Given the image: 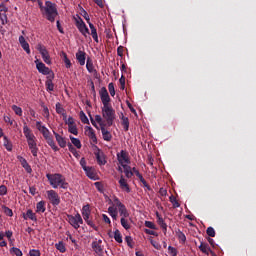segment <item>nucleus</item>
Returning a JSON list of instances; mask_svg holds the SVG:
<instances>
[{
    "mask_svg": "<svg viewBox=\"0 0 256 256\" xmlns=\"http://www.w3.org/2000/svg\"><path fill=\"white\" fill-rule=\"evenodd\" d=\"M206 233H207L208 237H215V235H216L215 229L213 227H208L206 230Z\"/></svg>",
    "mask_w": 256,
    "mask_h": 256,
    "instance_id": "864d4df0",
    "label": "nucleus"
},
{
    "mask_svg": "<svg viewBox=\"0 0 256 256\" xmlns=\"http://www.w3.org/2000/svg\"><path fill=\"white\" fill-rule=\"evenodd\" d=\"M67 147H68L70 153H72V155H74V157L79 158V153L77 152V149L73 147L72 143L68 142Z\"/></svg>",
    "mask_w": 256,
    "mask_h": 256,
    "instance_id": "a19ab883",
    "label": "nucleus"
},
{
    "mask_svg": "<svg viewBox=\"0 0 256 256\" xmlns=\"http://www.w3.org/2000/svg\"><path fill=\"white\" fill-rule=\"evenodd\" d=\"M120 223L122 227L126 229V231H129V229H131V224H129V220H127V218H121Z\"/></svg>",
    "mask_w": 256,
    "mask_h": 256,
    "instance_id": "79ce46f5",
    "label": "nucleus"
},
{
    "mask_svg": "<svg viewBox=\"0 0 256 256\" xmlns=\"http://www.w3.org/2000/svg\"><path fill=\"white\" fill-rule=\"evenodd\" d=\"M70 140L72 145H74V147H76L77 149H81L82 145H81V140H79V138L70 136Z\"/></svg>",
    "mask_w": 256,
    "mask_h": 256,
    "instance_id": "58836bf2",
    "label": "nucleus"
},
{
    "mask_svg": "<svg viewBox=\"0 0 256 256\" xmlns=\"http://www.w3.org/2000/svg\"><path fill=\"white\" fill-rule=\"evenodd\" d=\"M67 217H68V223H70V225L74 227V229H79V227L83 225V218H81V214L78 213L75 216L68 215Z\"/></svg>",
    "mask_w": 256,
    "mask_h": 256,
    "instance_id": "6e6552de",
    "label": "nucleus"
},
{
    "mask_svg": "<svg viewBox=\"0 0 256 256\" xmlns=\"http://www.w3.org/2000/svg\"><path fill=\"white\" fill-rule=\"evenodd\" d=\"M168 251H169L171 256H177V248L169 246Z\"/></svg>",
    "mask_w": 256,
    "mask_h": 256,
    "instance_id": "052dcab7",
    "label": "nucleus"
},
{
    "mask_svg": "<svg viewBox=\"0 0 256 256\" xmlns=\"http://www.w3.org/2000/svg\"><path fill=\"white\" fill-rule=\"evenodd\" d=\"M85 133H86L87 137H91L95 133V130H93V128L91 126H86Z\"/></svg>",
    "mask_w": 256,
    "mask_h": 256,
    "instance_id": "603ef678",
    "label": "nucleus"
},
{
    "mask_svg": "<svg viewBox=\"0 0 256 256\" xmlns=\"http://www.w3.org/2000/svg\"><path fill=\"white\" fill-rule=\"evenodd\" d=\"M12 111H14L15 115H18V117L23 116V109L17 105H12Z\"/></svg>",
    "mask_w": 256,
    "mask_h": 256,
    "instance_id": "c03bdc74",
    "label": "nucleus"
},
{
    "mask_svg": "<svg viewBox=\"0 0 256 256\" xmlns=\"http://www.w3.org/2000/svg\"><path fill=\"white\" fill-rule=\"evenodd\" d=\"M80 119L85 125H89V118H87V115H85V112H80Z\"/></svg>",
    "mask_w": 256,
    "mask_h": 256,
    "instance_id": "09e8293b",
    "label": "nucleus"
},
{
    "mask_svg": "<svg viewBox=\"0 0 256 256\" xmlns=\"http://www.w3.org/2000/svg\"><path fill=\"white\" fill-rule=\"evenodd\" d=\"M108 91L111 97H115V84H113V82L108 84Z\"/></svg>",
    "mask_w": 256,
    "mask_h": 256,
    "instance_id": "8fccbe9b",
    "label": "nucleus"
},
{
    "mask_svg": "<svg viewBox=\"0 0 256 256\" xmlns=\"http://www.w3.org/2000/svg\"><path fill=\"white\" fill-rule=\"evenodd\" d=\"M3 195H7V186L5 185L0 186V196L3 197Z\"/></svg>",
    "mask_w": 256,
    "mask_h": 256,
    "instance_id": "680f3d73",
    "label": "nucleus"
},
{
    "mask_svg": "<svg viewBox=\"0 0 256 256\" xmlns=\"http://www.w3.org/2000/svg\"><path fill=\"white\" fill-rule=\"evenodd\" d=\"M53 79H55V74L51 73V75L47 76V80L45 82V86L47 91H55V84H53Z\"/></svg>",
    "mask_w": 256,
    "mask_h": 256,
    "instance_id": "a211bd4d",
    "label": "nucleus"
},
{
    "mask_svg": "<svg viewBox=\"0 0 256 256\" xmlns=\"http://www.w3.org/2000/svg\"><path fill=\"white\" fill-rule=\"evenodd\" d=\"M151 245L154 247V249H157V251H161V244L155 240H150Z\"/></svg>",
    "mask_w": 256,
    "mask_h": 256,
    "instance_id": "4d7b16f0",
    "label": "nucleus"
},
{
    "mask_svg": "<svg viewBox=\"0 0 256 256\" xmlns=\"http://www.w3.org/2000/svg\"><path fill=\"white\" fill-rule=\"evenodd\" d=\"M42 15L46 16L47 21H50V23H55V17L59 15V12L57 11V4L46 1L43 11L41 12Z\"/></svg>",
    "mask_w": 256,
    "mask_h": 256,
    "instance_id": "20e7f679",
    "label": "nucleus"
},
{
    "mask_svg": "<svg viewBox=\"0 0 256 256\" xmlns=\"http://www.w3.org/2000/svg\"><path fill=\"white\" fill-rule=\"evenodd\" d=\"M145 227H148V229H157V226L155 225V223L151 222V221H145Z\"/></svg>",
    "mask_w": 256,
    "mask_h": 256,
    "instance_id": "6e6d98bb",
    "label": "nucleus"
},
{
    "mask_svg": "<svg viewBox=\"0 0 256 256\" xmlns=\"http://www.w3.org/2000/svg\"><path fill=\"white\" fill-rule=\"evenodd\" d=\"M169 201L170 203H172L174 209L181 207V204H179V201H177V198H175V196L171 195L169 197Z\"/></svg>",
    "mask_w": 256,
    "mask_h": 256,
    "instance_id": "37998d69",
    "label": "nucleus"
},
{
    "mask_svg": "<svg viewBox=\"0 0 256 256\" xmlns=\"http://www.w3.org/2000/svg\"><path fill=\"white\" fill-rule=\"evenodd\" d=\"M199 249L202 253H205L206 255H211V256H217L213 250L209 247V244L207 243H200Z\"/></svg>",
    "mask_w": 256,
    "mask_h": 256,
    "instance_id": "6ab92c4d",
    "label": "nucleus"
},
{
    "mask_svg": "<svg viewBox=\"0 0 256 256\" xmlns=\"http://www.w3.org/2000/svg\"><path fill=\"white\" fill-rule=\"evenodd\" d=\"M85 55L87 54L85 53V51H82V50H78V52L76 53V59L79 65L81 66L85 65V59H86Z\"/></svg>",
    "mask_w": 256,
    "mask_h": 256,
    "instance_id": "a878e982",
    "label": "nucleus"
},
{
    "mask_svg": "<svg viewBox=\"0 0 256 256\" xmlns=\"http://www.w3.org/2000/svg\"><path fill=\"white\" fill-rule=\"evenodd\" d=\"M123 52H124V47L123 46H119L117 48V55H118V57H123Z\"/></svg>",
    "mask_w": 256,
    "mask_h": 256,
    "instance_id": "774afa93",
    "label": "nucleus"
},
{
    "mask_svg": "<svg viewBox=\"0 0 256 256\" xmlns=\"http://www.w3.org/2000/svg\"><path fill=\"white\" fill-rule=\"evenodd\" d=\"M90 215H91V209H90L89 204L84 205L82 208V216H83L84 221L89 220Z\"/></svg>",
    "mask_w": 256,
    "mask_h": 256,
    "instance_id": "c85d7f7f",
    "label": "nucleus"
},
{
    "mask_svg": "<svg viewBox=\"0 0 256 256\" xmlns=\"http://www.w3.org/2000/svg\"><path fill=\"white\" fill-rule=\"evenodd\" d=\"M22 49H24V51L27 53V55H31V48L29 47V42H27V40H25L24 36H19L18 39Z\"/></svg>",
    "mask_w": 256,
    "mask_h": 256,
    "instance_id": "aec40b11",
    "label": "nucleus"
},
{
    "mask_svg": "<svg viewBox=\"0 0 256 256\" xmlns=\"http://www.w3.org/2000/svg\"><path fill=\"white\" fill-rule=\"evenodd\" d=\"M114 239L117 243H123V235H121L119 229L114 231Z\"/></svg>",
    "mask_w": 256,
    "mask_h": 256,
    "instance_id": "ea45409f",
    "label": "nucleus"
},
{
    "mask_svg": "<svg viewBox=\"0 0 256 256\" xmlns=\"http://www.w3.org/2000/svg\"><path fill=\"white\" fill-rule=\"evenodd\" d=\"M114 202L118 207L120 217H122L121 219H127V217H129V211L127 210V207H125V204H122L119 198H115Z\"/></svg>",
    "mask_w": 256,
    "mask_h": 256,
    "instance_id": "9b49d317",
    "label": "nucleus"
},
{
    "mask_svg": "<svg viewBox=\"0 0 256 256\" xmlns=\"http://www.w3.org/2000/svg\"><path fill=\"white\" fill-rule=\"evenodd\" d=\"M2 209L5 215H7L8 217H13V210H11L9 207L2 206Z\"/></svg>",
    "mask_w": 256,
    "mask_h": 256,
    "instance_id": "3c124183",
    "label": "nucleus"
},
{
    "mask_svg": "<svg viewBox=\"0 0 256 256\" xmlns=\"http://www.w3.org/2000/svg\"><path fill=\"white\" fill-rule=\"evenodd\" d=\"M9 11V8L5 6V3L0 4V17L2 21L7 20V12Z\"/></svg>",
    "mask_w": 256,
    "mask_h": 256,
    "instance_id": "c756f323",
    "label": "nucleus"
},
{
    "mask_svg": "<svg viewBox=\"0 0 256 256\" xmlns=\"http://www.w3.org/2000/svg\"><path fill=\"white\" fill-rule=\"evenodd\" d=\"M46 202L41 200L36 204V213L41 215V213H45L47 211Z\"/></svg>",
    "mask_w": 256,
    "mask_h": 256,
    "instance_id": "393cba45",
    "label": "nucleus"
},
{
    "mask_svg": "<svg viewBox=\"0 0 256 256\" xmlns=\"http://www.w3.org/2000/svg\"><path fill=\"white\" fill-rule=\"evenodd\" d=\"M36 63V69L39 71V73H42V75H51V73H53V71H51V69H49V67L45 66V64L43 62H39V60L35 61Z\"/></svg>",
    "mask_w": 256,
    "mask_h": 256,
    "instance_id": "4468645a",
    "label": "nucleus"
},
{
    "mask_svg": "<svg viewBox=\"0 0 256 256\" xmlns=\"http://www.w3.org/2000/svg\"><path fill=\"white\" fill-rule=\"evenodd\" d=\"M38 51L41 54L44 63H46L47 65H51V56L49 55V51H47V48L40 46L38 48Z\"/></svg>",
    "mask_w": 256,
    "mask_h": 256,
    "instance_id": "2eb2a0df",
    "label": "nucleus"
},
{
    "mask_svg": "<svg viewBox=\"0 0 256 256\" xmlns=\"http://www.w3.org/2000/svg\"><path fill=\"white\" fill-rule=\"evenodd\" d=\"M117 159L121 167H123V165L131 164V159L129 158V152L125 150H121L120 153L117 154Z\"/></svg>",
    "mask_w": 256,
    "mask_h": 256,
    "instance_id": "1a4fd4ad",
    "label": "nucleus"
},
{
    "mask_svg": "<svg viewBox=\"0 0 256 256\" xmlns=\"http://www.w3.org/2000/svg\"><path fill=\"white\" fill-rule=\"evenodd\" d=\"M61 57L65 63L66 69H71V60L67 57V53L61 52Z\"/></svg>",
    "mask_w": 256,
    "mask_h": 256,
    "instance_id": "e433bc0d",
    "label": "nucleus"
},
{
    "mask_svg": "<svg viewBox=\"0 0 256 256\" xmlns=\"http://www.w3.org/2000/svg\"><path fill=\"white\" fill-rule=\"evenodd\" d=\"M84 171L89 179H91L92 181H97V174L95 173V169L93 167H88Z\"/></svg>",
    "mask_w": 256,
    "mask_h": 256,
    "instance_id": "b1692460",
    "label": "nucleus"
},
{
    "mask_svg": "<svg viewBox=\"0 0 256 256\" xmlns=\"http://www.w3.org/2000/svg\"><path fill=\"white\" fill-rule=\"evenodd\" d=\"M108 213H109L110 217H112V219H113L114 221H117L118 212H117V208H116V207L110 206V207L108 208Z\"/></svg>",
    "mask_w": 256,
    "mask_h": 256,
    "instance_id": "473e14b6",
    "label": "nucleus"
},
{
    "mask_svg": "<svg viewBox=\"0 0 256 256\" xmlns=\"http://www.w3.org/2000/svg\"><path fill=\"white\" fill-rule=\"evenodd\" d=\"M118 183L122 191H126V193H131V188L129 187V184L127 183V179H125L124 176L120 177Z\"/></svg>",
    "mask_w": 256,
    "mask_h": 256,
    "instance_id": "412c9836",
    "label": "nucleus"
},
{
    "mask_svg": "<svg viewBox=\"0 0 256 256\" xmlns=\"http://www.w3.org/2000/svg\"><path fill=\"white\" fill-rule=\"evenodd\" d=\"M120 119L122 121L121 125H122L124 131H129V118L122 115V117Z\"/></svg>",
    "mask_w": 256,
    "mask_h": 256,
    "instance_id": "c9c22d12",
    "label": "nucleus"
},
{
    "mask_svg": "<svg viewBox=\"0 0 256 256\" xmlns=\"http://www.w3.org/2000/svg\"><path fill=\"white\" fill-rule=\"evenodd\" d=\"M99 93L103 107L111 105V97H109V92L107 91V88L102 87Z\"/></svg>",
    "mask_w": 256,
    "mask_h": 256,
    "instance_id": "f8f14e48",
    "label": "nucleus"
},
{
    "mask_svg": "<svg viewBox=\"0 0 256 256\" xmlns=\"http://www.w3.org/2000/svg\"><path fill=\"white\" fill-rule=\"evenodd\" d=\"M40 133H42L46 143L49 145V147H51V149H53V151H59V147H57V144H55L53 135H51V131H49L47 127H43Z\"/></svg>",
    "mask_w": 256,
    "mask_h": 256,
    "instance_id": "423d86ee",
    "label": "nucleus"
},
{
    "mask_svg": "<svg viewBox=\"0 0 256 256\" xmlns=\"http://www.w3.org/2000/svg\"><path fill=\"white\" fill-rule=\"evenodd\" d=\"M125 241H126L128 247H131V249H133V238L131 236H126Z\"/></svg>",
    "mask_w": 256,
    "mask_h": 256,
    "instance_id": "13d9d810",
    "label": "nucleus"
},
{
    "mask_svg": "<svg viewBox=\"0 0 256 256\" xmlns=\"http://www.w3.org/2000/svg\"><path fill=\"white\" fill-rule=\"evenodd\" d=\"M145 233H146V235H153L154 237L159 236V234L157 232H155L154 230H150V229H145Z\"/></svg>",
    "mask_w": 256,
    "mask_h": 256,
    "instance_id": "69168bd1",
    "label": "nucleus"
},
{
    "mask_svg": "<svg viewBox=\"0 0 256 256\" xmlns=\"http://www.w3.org/2000/svg\"><path fill=\"white\" fill-rule=\"evenodd\" d=\"M23 133H24V136L26 137L28 147L33 157H37L39 153V147H37V137H35V134H33L29 126H27L26 124L23 126Z\"/></svg>",
    "mask_w": 256,
    "mask_h": 256,
    "instance_id": "f257e3e1",
    "label": "nucleus"
},
{
    "mask_svg": "<svg viewBox=\"0 0 256 256\" xmlns=\"http://www.w3.org/2000/svg\"><path fill=\"white\" fill-rule=\"evenodd\" d=\"M10 253L12 255H16V256H23V252L21 251V249L17 248V247H12L10 249Z\"/></svg>",
    "mask_w": 256,
    "mask_h": 256,
    "instance_id": "49530a36",
    "label": "nucleus"
},
{
    "mask_svg": "<svg viewBox=\"0 0 256 256\" xmlns=\"http://www.w3.org/2000/svg\"><path fill=\"white\" fill-rule=\"evenodd\" d=\"M98 165H105L107 160H105V154L101 151V149L97 148V151L94 152Z\"/></svg>",
    "mask_w": 256,
    "mask_h": 256,
    "instance_id": "f3484780",
    "label": "nucleus"
},
{
    "mask_svg": "<svg viewBox=\"0 0 256 256\" xmlns=\"http://www.w3.org/2000/svg\"><path fill=\"white\" fill-rule=\"evenodd\" d=\"M3 145L5 149L8 150L9 152L13 151V143L11 142V140H9L7 136L3 137Z\"/></svg>",
    "mask_w": 256,
    "mask_h": 256,
    "instance_id": "7c9ffc66",
    "label": "nucleus"
},
{
    "mask_svg": "<svg viewBox=\"0 0 256 256\" xmlns=\"http://www.w3.org/2000/svg\"><path fill=\"white\" fill-rule=\"evenodd\" d=\"M119 83H120V89L125 90V76H121L120 79H119Z\"/></svg>",
    "mask_w": 256,
    "mask_h": 256,
    "instance_id": "e2e57ef3",
    "label": "nucleus"
},
{
    "mask_svg": "<svg viewBox=\"0 0 256 256\" xmlns=\"http://www.w3.org/2000/svg\"><path fill=\"white\" fill-rule=\"evenodd\" d=\"M89 28L91 30L90 35L92 36V38L94 39V41L96 43H99V36L97 35V28H95V25H93V23L88 22Z\"/></svg>",
    "mask_w": 256,
    "mask_h": 256,
    "instance_id": "bb28decb",
    "label": "nucleus"
},
{
    "mask_svg": "<svg viewBox=\"0 0 256 256\" xmlns=\"http://www.w3.org/2000/svg\"><path fill=\"white\" fill-rule=\"evenodd\" d=\"M24 221H33L34 223H37V214L33 212V210L28 209L26 213L22 214Z\"/></svg>",
    "mask_w": 256,
    "mask_h": 256,
    "instance_id": "dca6fc26",
    "label": "nucleus"
},
{
    "mask_svg": "<svg viewBox=\"0 0 256 256\" xmlns=\"http://www.w3.org/2000/svg\"><path fill=\"white\" fill-rule=\"evenodd\" d=\"M101 109L103 119H105L108 127H111L115 122V109H113V106L111 105L103 106Z\"/></svg>",
    "mask_w": 256,
    "mask_h": 256,
    "instance_id": "39448f33",
    "label": "nucleus"
},
{
    "mask_svg": "<svg viewBox=\"0 0 256 256\" xmlns=\"http://www.w3.org/2000/svg\"><path fill=\"white\" fill-rule=\"evenodd\" d=\"M53 134L55 136V139L59 145V147H61L62 149H65V147H67V141L65 140V138H63V136L59 135V133L53 131Z\"/></svg>",
    "mask_w": 256,
    "mask_h": 256,
    "instance_id": "5701e85b",
    "label": "nucleus"
},
{
    "mask_svg": "<svg viewBox=\"0 0 256 256\" xmlns=\"http://www.w3.org/2000/svg\"><path fill=\"white\" fill-rule=\"evenodd\" d=\"M46 199H48L53 207H57L61 204V197L59 196V193H57V191L55 190H47Z\"/></svg>",
    "mask_w": 256,
    "mask_h": 256,
    "instance_id": "0eeeda50",
    "label": "nucleus"
},
{
    "mask_svg": "<svg viewBox=\"0 0 256 256\" xmlns=\"http://www.w3.org/2000/svg\"><path fill=\"white\" fill-rule=\"evenodd\" d=\"M95 121H96V123H99L100 128L105 127V123H103V118L101 117V115H96Z\"/></svg>",
    "mask_w": 256,
    "mask_h": 256,
    "instance_id": "5fc2aeb1",
    "label": "nucleus"
},
{
    "mask_svg": "<svg viewBox=\"0 0 256 256\" xmlns=\"http://www.w3.org/2000/svg\"><path fill=\"white\" fill-rule=\"evenodd\" d=\"M80 165H81L83 171L87 170V168L89 167V166H87V161H85V158H81Z\"/></svg>",
    "mask_w": 256,
    "mask_h": 256,
    "instance_id": "0e129e2a",
    "label": "nucleus"
},
{
    "mask_svg": "<svg viewBox=\"0 0 256 256\" xmlns=\"http://www.w3.org/2000/svg\"><path fill=\"white\" fill-rule=\"evenodd\" d=\"M55 248L60 253H65L67 251V248L65 247V243H63V241H59L58 243H56Z\"/></svg>",
    "mask_w": 256,
    "mask_h": 256,
    "instance_id": "4c0bfd02",
    "label": "nucleus"
},
{
    "mask_svg": "<svg viewBox=\"0 0 256 256\" xmlns=\"http://www.w3.org/2000/svg\"><path fill=\"white\" fill-rule=\"evenodd\" d=\"M18 161H20L23 169H25L26 173H32L33 169L31 168V165L27 162V159H25L23 156L17 157Z\"/></svg>",
    "mask_w": 256,
    "mask_h": 256,
    "instance_id": "4be33fe9",
    "label": "nucleus"
},
{
    "mask_svg": "<svg viewBox=\"0 0 256 256\" xmlns=\"http://www.w3.org/2000/svg\"><path fill=\"white\" fill-rule=\"evenodd\" d=\"M46 178L53 189H69V183L65 180L63 174H46Z\"/></svg>",
    "mask_w": 256,
    "mask_h": 256,
    "instance_id": "7ed1b4c3",
    "label": "nucleus"
},
{
    "mask_svg": "<svg viewBox=\"0 0 256 256\" xmlns=\"http://www.w3.org/2000/svg\"><path fill=\"white\" fill-rule=\"evenodd\" d=\"M86 69L88 73H95V66H93V61L91 58H88L86 61Z\"/></svg>",
    "mask_w": 256,
    "mask_h": 256,
    "instance_id": "f704fd0d",
    "label": "nucleus"
},
{
    "mask_svg": "<svg viewBox=\"0 0 256 256\" xmlns=\"http://www.w3.org/2000/svg\"><path fill=\"white\" fill-rule=\"evenodd\" d=\"M176 235L179 241H181V243H185V241H187V237L185 236V233H183L181 230L176 231Z\"/></svg>",
    "mask_w": 256,
    "mask_h": 256,
    "instance_id": "a18cd8bd",
    "label": "nucleus"
},
{
    "mask_svg": "<svg viewBox=\"0 0 256 256\" xmlns=\"http://www.w3.org/2000/svg\"><path fill=\"white\" fill-rule=\"evenodd\" d=\"M68 131L72 133V135H79V130H77V125L75 124L68 126Z\"/></svg>",
    "mask_w": 256,
    "mask_h": 256,
    "instance_id": "de8ad7c7",
    "label": "nucleus"
},
{
    "mask_svg": "<svg viewBox=\"0 0 256 256\" xmlns=\"http://www.w3.org/2000/svg\"><path fill=\"white\" fill-rule=\"evenodd\" d=\"M91 247H92V250L94 251V253H96V255H98V256L104 255L105 246H103V240L93 241L91 244Z\"/></svg>",
    "mask_w": 256,
    "mask_h": 256,
    "instance_id": "9d476101",
    "label": "nucleus"
},
{
    "mask_svg": "<svg viewBox=\"0 0 256 256\" xmlns=\"http://www.w3.org/2000/svg\"><path fill=\"white\" fill-rule=\"evenodd\" d=\"M122 167L124 169L125 177H127V179H131V177H133V171L131 166L123 165Z\"/></svg>",
    "mask_w": 256,
    "mask_h": 256,
    "instance_id": "72a5a7b5",
    "label": "nucleus"
},
{
    "mask_svg": "<svg viewBox=\"0 0 256 256\" xmlns=\"http://www.w3.org/2000/svg\"><path fill=\"white\" fill-rule=\"evenodd\" d=\"M29 255L30 256H41V251L37 250V249H31L29 251Z\"/></svg>",
    "mask_w": 256,
    "mask_h": 256,
    "instance_id": "bf43d9fd",
    "label": "nucleus"
},
{
    "mask_svg": "<svg viewBox=\"0 0 256 256\" xmlns=\"http://www.w3.org/2000/svg\"><path fill=\"white\" fill-rule=\"evenodd\" d=\"M76 27L84 37H87V35H89V28L87 27V24H85V21H83L82 18L76 20Z\"/></svg>",
    "mask_w": 256,
    "mask_h": 256,
    "instance_id": "ddd939ff",
    "label": "nucleus"
},
{
    "mask_svg": "<svg viewBox=\"0 0 256 256\" xmlns=\"http://www.w3.org/2000/svg\"><path fill=\"white\" fill-rule=\"evenodd\" d=\"M159 226L163 230L164 235H166L167 234V223L162 222V223L159 224Z\"/></svg>",
    "mask_w": 256,
    "mask_h": 256,
    "instance_id": "338daca9",
    "label": "nucleus"
},
{
    "mask_svg": "<svg viewBox=\"0 0 256 256\" xmlns=\"http://www.w3.org/2000/svg\"><path fill=\"white\" fill-rule=\"evenodd\" d=\"M56 113H58V115H62V117H64V119H67V113H65V108L61 106V103H56Z\"/></svg>",
    "mask_w": 256,
    "mask_h": 256,
    "instance_id": "2f4dec72",
    "label": "nucleus"
},
{
    "mask_svg": "<svg viewBox=\"0 0 256 256\" xmlns=\"http://www.w3.org/2000/svg\"><path fill=\"white\" fill-rule=\"evenodd\" d=\"M23 133H24V136L26 137L28 147L33 157H37L39 153V147H37V137H35V134H33L29 126H27L26 124L23 126Z\"/></svg>",
    "mask_w": 256,
    "mask_h": 256,
    "instance_id": "f03ea898",
    "label": "nucleus"
},
{
    "mask_svg": "<svg viewBox=\"0 0 256 256\" xmlns=\"http://www.w3.org/2000/svg\"><path fill=\"white\" fill-rule=\"evenodd\" d=\"M100 129L104 141H111V139H113V135H111V132H109V130L105 129V126H102Z\"/></svg>",
    "mask_w": 256,
    "mask_h": 256,
    "instance_id": "cd10ccee",
    "label": "nucleus"
}]
</instances>
